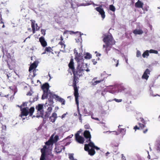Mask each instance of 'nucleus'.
<instances>
[{"mask_svg":"<svg viewBox=\"0 0 160 160\" xmlns=\"http://www.w3.org/2000/svg\"><path fill=\"white\" fill-rule=\"evenodd\" d=\"M136 56H137V57H140L141 56V52L139 51L138 50L137 51Z\"/></svg>","mask_w":160,"mask_h":160,"instance_id":"37998d69","label":"nucleus"},{"mask_svg":"<svg viewBox=\"0 0 160 160\" xmlns=\"http://www.w3.org/2000/svg\"><path fill=\"white\" fill-rule=\"evenodd\" d=\"M79 131L75 134V138L76 141L79 143L83 144L84 142V139L83 137L80 136Z\"/></svg>","mask_w":160,"mask_h":160,"instance_id":"9b49d317","label":"nucleus"},{"mask_svg":"<svg viewBox=\"0 0 160 160\" xmlns=\"http://www.w3.org/2000/svg\"><path fill=\"white\" fill-rule=\"evenodd\" d=\"M138 124L139 126V128H140V129H143V132L144 134L146 133L148 131V128H146L145 129H143L144 128L146 127L145 125V124H142L140 123H138Z\"/></svg>","mask_w":160,"mask_h":160,"instance_id":"b1692460","label":"nucleus"},{"mask_svg":"<svg viewBox=\"0 0 160 160\" xmlns=\"http://www.w3.org/2000/svg\"><path fill=\"white\" fill-rule=\"evenodd\" d=\"M133 129L135 130V131H136L137 129H140V128H139V127H138L137 125H136L134 127Z\"/></svg>","mask_w":160,"mask_h":160,"instance_id":"603ef678","label":"nucleus"},{"mask_svg":"<svg viewBox=\"0 0 160 160\" xmlns=\"http://www.w3.org/2000/svg\"><path fill=\"white\" fill-rule=\"evenodd\" d=\"M119 144L115 141H113L111 144V147L112 148L118 147Z\"/></svg>","mask_w":160,"mask_h":160,"instance_id":"c756f323","label":"nucleus"},{"mask_svg":"<svg viewBox=\"0 0 160 160\" xmlns=\"http://www.w3.org/2000/svg\"><path fill=\"white\" fill-rule=\"evenodd\" d=\"M83 114H84V116H88L89 115V113L87 112V110L86 109H84Z\"/></svg>","mask_w":160,"mask_h":160,"instance_id":"a19ab883","label":"nucleus"},{"mask_svg":"<svg viewBox=\"0 0 160 160\" xmlns=\"http://www.w3.org/2000/svg\"><path fill=\"white\" fill-rule=\"evenodd\" d=\"M68 66L69 68L72 70V73L74 72H76V68H75L74 67V62H73V58H71L70 59V62L68 65Z\"/></svg>","mask_w":160,"mask_h":160,"instance_id":"2eb2a0df","label":"nucleus"},{"mask_svg":"<svg viewBox=\"0 0 160 160\" xmlns=\"http://www.w3.org/2000/svg\"><path fill=\"white\" fill-rule=\"evenodd\" d=\"M42 34L43 35V36H45L46 34V30L43 29H41V30Z\"/></svg>","mask_w":160,"mask_h":160,"instance_id":"c03bdc74","label":"nucleus"},{"mask_svg":"<svg viewBox=\"0 0 160 160\" xmlns=\"http://www.w3.org/2000/svg\"><path fill=\"white\" fill-rule=\"evenodd\" d=\"M30 104L28 102H25L23 103L21 106L17 105L20 108L21 111V114L19 115V116L22 118V120H24L25 118H23V116H27L29 112H30V109L29 107Z\"/></svg>","mask_w":160,"mask_h":160,"instance_id":"f03ea898","label":"nucleus"},{"mask_svg":"<svg viewBox=\"0 0 160 160\" xmlns=\"http://www.w3.org/2000/svg\"><path fill=\"white\" fill-rule=\"evenodd\" d=\"M58 135H56L55 136L54 138H53V141L54 143L56 142L58 140Z\"/></svg>","mask_w":160,"mask_h":160,"instance_id":"ea45409f","label":"nucleus"},{"mask_svg":"<svg viewBox=\"0 0 160 160\" xmlns=\"http://www.w3.org/2000/svg\"><path fill=\"white\" fill-rule=\"evenodd\" d=\"M143 3L141 2L140 1L138 0V1L135 3V7L138 8H142L143 5Z\"/></svg>","mask_w":160,"mask_h":160,"instance_id":"bb28decb","label":"nucleus"},{"mask_svg":"<svg viewBox=\"0 0 160 160\" xmlns=\"http://www.w3.org/2000/svg\"><path fill=\"white\" fill-rule=\"evenodd\" d=\"M99 78H98V77H95L93 78V79H92V80H93V81L97 79H99Z\"/></svg>","mask_w":160,"mask_h":160,"instance_id":"13d9d810","label":"nucleus"},{"mask_svg":"<svg viewBox=\"0 0 160 160\" xmlns=\"http://www.w3.org/2000/svg\"><path fill=\"white\" fill-rule=\"evenodd\" d=\"M133 32L135 35H140L142 34L143 31L142 29H136L133 30Z\"/></svg>","mask_w":160,"mask_h":160,"instance_id":"cd10ccee","label":"nucleus"},{"mask_svg":"<svg viewBox=\"0 0 160 160\" xmlns=\"http://www.w3.org/2000/svg\"><path fill=\"white\" fill-rule=\"evenodd\" d=\"M54 97L56 98V100L61 102L62 105H64L65 104V101L64 99L56 95H54Z\"/></svg>","mask_w":160,"mask_h":160,"instance_id":"a878e982","label":"nucleus"},{"mask_svg":"<svg viewBox=\"0 0 160 160\" xmlns=\"http://www.w3.org/2000/svg\"><path fill=\"white\" fill-rule=\"evenodd\" d=\"M59 42H58V44L61 46V48L62 50H64L66 47V45L65 44V41L64 40L63 38L61 35L60 37V38L59 39Z\"/></svg>","mask_w":160,"mask_h":160,"instance_id":"ddd939ff","label":"nucleus"},{"mask_svg":"<svg viewBox=\"0 0 160 160\" xmlns=\"http://www.w3.org/2000/svg\"><path fill=\"white\" fill-rule=\"evenodd\" d=\"M57 113L55 112H53L52 114V115L49 117L50 122H54L57 119Z\"/></svg>","mask_w":160,"mask_h":160,"instance_id":"393cba45","label":"nucleus"},{"mask_svg":"<svg viewBox=\"0 0 160 160\" xmlns=\"http://www.w3.org/2000/svg\"><path fill=\"white\" fill-rule=\"evenodd\" d=\"M150 71L148 69H146L142 77V78L147 80L149 78L148 75L150 74Z\"/></svg>","mask_w":160,"mask_h":160,"instance_id":"6ab92c4d","label":"nucleus"},{"mask_svg":"<svg viewBox=\"0 0 160 160\" xmlns=\"http://www.w3.org/2000/svg\"><path fill=\"white\" fill-rule=\"evenodd\" d=\"M32 22L31 26L32 28L33 34L35 32V30L38 31L40 29V27L38 26L37 24L35 25V21L33 20H31Z\"/></svg>","mask_w":160,"mask_h":160,"instance_id":"dca6fc26","label":"nucleus"},{"mask_svg":"<svg viewBox=\"0 0 160 160\" xmlns=\"http://www.w3.org/2000/svg\"><path fill=\"white\" fill-rule=\"evenodd\" d=\"M89 147V146L88 144H85L84 148V150L85 151H88V152L90 149Z\"/></svg>","mask_w":160,"mask_h":160,"instance_id":"e433bc0d","label":"nucleus"},{"mask_svg":"<svg viewBox=\"0 0 160 160\" xmlns=\"http://www.w3.org/2000/svg\"><path fill=\"white\" fill-rule=\"evenodd\" d=\"M2 128L3 130H5L6 129V125H2Z\"/></svg>","mask_w":160,"mask_h":160,"instance_id":"6e6d98bb","label":"nucleus"},{"mask_svg":"<svg viewBox=\"0 0 160 160\" xmlns=\"http://www.w3.org/2000/svg\"><path fill=\"white\" fill-rule=\"evenodd\" d=\"M103 38V41L105 43V45H103V48H105V51L108 53V52L111 48V46L114 44L115 42L113 39L112 36L111 35H105Z\"/></svg>","mask_w":160,"mask_h":160,"instance_id":"f257e3e1","label":"nucleus"},{"mask_svg":"<svg viewBox=\"0 0 160 160\" xmlns=\"http://www.w3.org/2000/svg\"><path fill=\"white\" fill-rule=\"evenodd\" d=\"M148 7L146 6L144 8L142 7V8L144 11H147L148 10Z\"/></svg>","mask_w":160,"mask_h":160,"instance_id":"09e8293b","label":"nucleus"},{"mask_svg":"<svg viewBox=\"0 0 160 160\" xmlns=\"http://www.w3.org/2000/svg\"><path fill=\"white\" fill-rule=\"evenodd\" d=\"M74 96L75 97V100L76 104L77 105L78 112V115L79 116V119L80 120V121L81 122H82V115L80 113L79 107V101H78V97H79V95H75Z\"/></svg>","mask_w":160,"mask_h":160,"instance_id":"9d476101","label":"nucleus"},{"mask_svg":"<svg viewBox=\"0 0 160 160\" xmlns=\"http://www.w3.org/2000/svg\"><path fill=\"white\" fill-rule=\"evenodd\" d=\"M101 7H102V6L97 7L95 8V9L101 14L102 18L104 19L105 17V12L103 9Z\"/></svg>","mask_w":160,"mask_h":160,"instance_id":"f3484780","label":"nucleus"},{"mask_svg":"<svg viewBox=\"0 0 160 160\" xmlns=\"http://www.w3.org/2000/svg\"><path fill=\"white\" fill-rule=\"evenodd\" d=\"M119 63V61L118 60H117V63L116 65V66L117 67Z\"/></svg>","mask_w":160,"mask_h":160,"instance_id":"0e129e2a","label":"nucleus"},{"mask_svg":"<svg viewBox=\"0 0 160 160\" xmlns=\"http://www.w3.org/2000/svg\"><path fill=\"white\" fill-rule=\"evenodd\" d=\"M49 88V84L47 82L45 83L42 85L41 88L43 92L42 97V99L47 98L48 97Z\"/></svg>","mask_w":160,"mask_h":160,"instance_id":"423d86ee","label":"nucleus"},{"mask_svg":"<svg viewBox=\"0 0 160 160\" xmlns=\"http://www.w3.org/2000/svg\"><path fill=\"white\" fill-rule=\"evenodd\" d=\"M30 38V37L29 36L28 38H26V39L24 40V42H25V41L27 39H28V38Z\"/></svg>","mask_w":160,"mask_h":160,"instance_id":"338daca9","label":"nucleus"},{"mask_svg":"<svg viewBox=\"0 0 160 160\" xmlns=\"http://www.w3.org/2000/svg\"><path fill=\"white\" fill-rule=\"evenodd\" d=\"M43 117H41L42 118H48L49 116L50 115L51 113H49V112H45V115L43 116Z\"/></svg>","mask_w":160,"mask_h":160,"instance_id":"473e14b6","label":"nucleus"},{"mask_svg":"<svg viewBox=\"0 0 160 160\" xmlns=\"http://www.w3.org/2000/svg\"><path fill=\"white\" fill-rule=\"evenodd\" d=\"M84 58L85 59H90L92 58V55L88 52H87Z\"/></svg>","mask_w":160,"mask_h":160,"instance_id":"2f4dec72","label":"nucleus"},{"mask_svg":"<svg viewBox=\"0 0 160 160\" xmlns=\"http://www.w3.org/2000/svg\"><path fill=\"white\" fill-rule=\"evenodd\" d=\"M52 48H53V47L51 48L50 47H46L45 49L44 52L42 53V54H43L46 53L48 54V53L50 52H51L52 54H54V53L53 52V49H52Z\"/></svg>","mask_w":160,"mask_h":160,"instance_id":"4be33fe9","label":"nucleus"},{"mask_svg":"<svg viewBox=\"0 0 160 160\" xmlns=\"http://www.w3.org/2000/svg\"><path fill=\"white\" fill-rule=\"evenodd\" d=\"M42 118L43 119V123H45L46 122L47 120L48 119L46 118Z\"/></svg>","mask_w":160,"mask_h":160,"instance_id":"4d7b16f0","label":"nucleus"},{"mask_svg":"<svg viewBox=\"0 0 160 160\" xmlns=\"http://www.w3.org/2000/svg\"><path fill=\"white\" fill-rule=\"evenodd\" d=\"M122 159L123 160H126V159H125V157L123 155V154H122Z\"/></svg>","mask_w":160,"mask_h":160,"instance_id":"052dcab7","label":"nucleus"},{"mask_svg":"<svg viewBox=\"0 0 160 160\" xmlns=\"http://www.w3.org/2000/svg\"><path fill=\"white\" fill-rule=\"evenodd\" d=\"M101 56V54L100 53H98L96 54V56Z\"/></svg>","mask_w":160,"mask_h":160,"instance_id":"69168bd1","label":"nucleus"},{"mask_svg":"<svg viewBox=\"0 0 160 160\" xmlns=\"http://www.w3.org/2000/svg\"><path fill=\"white\" fill-rule=\"evenodd\" d=\"M45 154L44 153V152H42V154H41V156L40 157V160H45L46 159L45 158Z\"/></svg>","mask_w":160,"mask_h":160,"instance_id":"f704fd0d","label":"nucleus"},{"mask_svg":"<svg viewBox=\"0 0 160 160\" xmlns=\"http://www.w3.org/2000/svg\"><path fill=\"white\" fill-rule=\"evenodd\" d=\"M92 119H93L94 120H97V121H99V119H98V118H93V117H92Z\"/></svg>","mask_w":160,"mask_h":160,"instance_id":"bf43d9fd","label":"nucleus"},{"mask_svg":"<svg viewBox=\"0 0 160 160\" xmlns=\"http://www.w3.org/2000/svg\"><path fill=\"white\" fill-rule=\"evenodd\" d=\"M149 52L150 53H153L156 54H158V52L157 50L152 49L149 51Z\"/></svg>","mask_w":160,"mask_h":160,"instance_id":"4c0bfd02","label":"nucleus"},{"mask_svg":"<svg viewBox=\"0 0 160 160\" xmlns=\"http://www.w3.org/2000/svg\"><path fill=\"white\" fill-rule=\"evenodd\" d=\"M92 62L94 65H95L97 63V62L95 59H92Z\"/></svg>","mask_w":160,"mask_h":160,"instance_id":"5fc2aeb1","label":"nucleus"},{"mask_svg":"<svg viewBox=\"0 0 160 160\" xmlns=\"http://www.w3.org/2000/svg\"><path fill=\"white\" fill-rule=\"evenodd\" d=\"M87 65L86 63L83 62L78 63L76 68V71L75 72L82 76L83 71H86L87 72L90 71V70L87 68Z\"/></svg>","mask_w":160,"mask_h":160,"instance_id":"20e7f679","label":"nucleus"},{"mask_svg":"<svg viewBox=\"0 0 160 160\" xmlns=\"http://www.w3.org/2000/svg\"><path fill=\"white\" fill-rule=\"evenodd\" d=\"M83 136L87 140V142L88 141H90L91 138V136L90 132L88 130H85L83 132Z\"/></svg>","mask_w":160,"mask_h":160,"instance_id":"a211bd4d","label":"nucleus"},{"mask_svg":"<svg viewBox=\"0 0 160 160\" xmlns=\"http://www.w3.org/2000/svg\"><path fill=\"white\" fill-rule=\"evenodd\" d=\"M88 142H89V143L88 144L89 146L91 147V148H93L95 146L94 143L91 140L90 141H88Z\"/></svg>","mask_w":160,"mask_h":160,"instance_id":"72a5a7b5","label":"nucleus"},{"mask_svg":"<svg viewBox=\"0 0 160 160\" xmlns=\"http://www.w3.org/2000/svg\"><path fill=\"white\" fill-rule=\"evenodd\" d=\"M34 108L33 107H31V116L32 114V113L34 112Z\"/></svg>","mask_w":160,"mask_h":160,"instance_id":"3c124183","label":"nucleus"},{"mask_svg":"<svg viewBox=\"0 0 160 160\" xmlns=\"http://www.w3.org/2000/svg\"><path fill=\"white\" fill-rule=\"evenodd\" d=\"M95 151L93 148H91L88 152V154L91 156H93L95 153Z\"/></svg>","mask_w":160,"mask_h":160,"instance_id":"c85d7f7f","label":"nucleus"},{"mask_svg":"<svg viewBox=\"0 0 160 160\" xmlns=\"http://www.w3.org/2000/svg\"><path fill=\"white\" fill-rule=\"evenodd\" d=\"M109 9L111 11H112L113 12H115L116 9L115 7L112 5H111L109 6Z\"/></svg>","mask_w":160,"mask_h":160,"instance_id":"c9c22d12","label":"nucleus"},{"mask_svg":"<svg viewBox=\"0 0 160 160\" xmlns=\"http://www.w3.org/2000/svg\"><path fill=\"white\" fill-rule=\"evenodd\" d=\"M53 137H54V135L52 134L51 136L48 141L45 142V145L43 147V148H44L45 146H46V151L50 150V151H52V146L54 144Z\"/></svg>","mask_w":160,"mask_h":160,"instance_id":"0eeeda50","label":"nucleus"},{"mask_svg":"<svg viewBox=\"0 0 160 160\" xmlns=\"http://www.w3.org/2000/svg\"><path fill=\"white\" fill-rule=\"evenodd\" d=\"M38 61H35L34 62L31 64L30 66V70H31V71L33 70V76H34L36 75V68L38 66Z\"/></svg>","mask_w":160,"mask_h":160,"instance_id":"f8f14e48","label":"nucleus"},{"mask_svg":"<svg viewBox=\"0 0 160 160\" xmlns=\"http://www.w3.org/2000/svg\"><path fill=\"white\" fill-rule=\"evenodd\" d=\"M69 158L70 160H73L74 158L73 157V153H70L69 154Z\"/></svg>","mask_w":160,"mask_h":160,"instance_id":"58836bf2","label":"nucleus"},{"mask_svg":"<svg viewBox=\"0 0 160 160\" xmlns=\"http://www.w3.org/2000/svg\"><path fill=\"white\" fill-rule=\"evenodd\" d=\"M49 98L48 99V105H49L50 106L52 105L53 103V99L54 98L56 100V98L54 97V95H56V94H53L51 92H49Z\"/></svg>","mask_w":160,"mask_h":160,"instance_id":"4468645a","label":"nucleus"},{"mask_svg":"<svg viewBox=\"0 0 160 160\" xmlns=\"http://www.w3.org/2000/svg\"><path fill=\"white\" fill-rule=\"evenodd\" d=\"M94 149H95L97 150H99L100 149V148L97 146H95L94 148H93Z\"/></svg>","mask_w":160,"mask_h":160,"instance_id":"680f3d73","label":"nucleus"},{"mask_svg":"<svg viewBox=\"0 0 160 160\" xmlns=\"http://www.w3.org/2000/svg\"><path fill=\"white\" fill-rule=\"evenodd\" d=\"M30 91H29L28 92L27 94V95H29L30 94Z\"/></svg>","mask_w":160,"mask_h":160,"instance_id":"774afa93","label":"nucleus"},{"mask_svg":"<svg viewBox=\"0 0 160 160\" xmlns=\"http://www.w3.org/2000/svg\"><path fill=\"white\" fill-rule=\"evenodd\" d=\"M84 127L86 129H89L90 128V126L88 124L85 125L84 126Z\"/></svg>","mask_w":160,"mask_h":160,"instance_id":"de8ad7c7","label":"nucleus"},{"mask_svg":"<svg viewBox=\"0 0 160 160\" xmlns=\"http://www.w3.org/2000/svg\"><path fill=\"white\" fill-rule=\"evenodd\" d=\"M114 100L117 102H121L122 101V99H117L116 98H114Z\"/></svg>","mask_w":160,"mask_h":160,"instance_id":"8fccbe9b","label":"nucleus"},{"mask_svg":"<svg viewBox=\"0 0 160 160\" xmlns=\"http://www.w3.org/2000/svg\"><path fill=\"white\" fill-rule=\"evenodd\" d=\"M73 74V80L72 86L74 90V95H79L78 89L79 87H78L77 84L78 82L79 78L81 76L76 72H74Z\"/></svg>","mask_w":160,"mask_h":160,"instance_id":"7ed1b4c3","label":"nucleus"},{"mask_svg":"<svg viewBox=\"0 0 160 160\" xmlns=\"http://www.w3.org/2000/svg\"><path fill=\"white\" fill-rule=\"evenodd\" d=\"M140 119L141 121L142 122V123H143L144 124H146V123L145 122V121L143 118H140Z\"/></svg>","mask_w":160,"mask_h":160,"instance_id":"864d4df0","label":"nucleus"},{"mask_svg":"<svg viewBox=\"0 0 160 160\" xmlns=\"http://www.w3.org/2000/svg\"><path fill=\"white\" fill-rule=\"evenodd\" d=\"M66 113H64V114H63L61 117L62 118V119L63 118H64L65 117V116L66 115Z\"/></svg>","mask_w":160,"mask_h":160,"instance_id":"e2e57ef3","label":"nucleus"},{"mask_svg":"<svg viewBox=\"0 0 160 160\" xmlns=\"http://www.w3.org/2000/svg\"><path fill=\"white\" fill-rule=\"evenodd\" d=\"M119 132L122 134H124L125 132V130L124 128H121L120 129Z\"/></svg>","mask_w":160,"mask_h":160,"instance_id":"a18cd8bd","label":"nucleus"},{"mask_svg":"<svg viewBox=\"0 0 160 160\" xmlns=\"http://www.w3.org/2000/svg\"><path fill=\"white\" fill-rule=\"evenodd\" d=\"M36 109L37 110L38 115H37L36 117L37 118L40 117H43V113H44L43 110V105L38 104L36 107Z\"/></svg>","mask_w":160,"mask_h":160,"instance_id":"1a4fd4ad","label":"nucleus"},{"mask_svg":"<svg viewBox=\"0 0 160 160\" xmlns=\"http://www.w3.org/2000/svg\"><path fill=\"white\" fill-rule=\"evenodd\" d=\"M52 110V107H51L50 106L49 107H48V109H47L48 111H47V112L51 113Z\"/></svg>","mask_w":160,"mask_h":160,"instance_id":"49530a36","label":"nucleus"},{"mask_svg":"<svg viewBox=\"0 0 160 160\" xmlns=\"http://www.w3.org/2000/svg\"><path fill=\"white\" fill-rule=\"evenodd\" d=\"M104 77H102L101 78H99V79H98L96 80H92V81L91 82V85L94 86H95L98 84L101 83V82H103L104 81Z\"/></svg>","mask_w":160,"mask_h":160,"instance_id":"412c9836","label":"nucleus"},{"mask_svg":"<svg viewBox=\"0 0 160 160\" xmlns=\"http://www.w3.org/2000/svg\"><path fill=\"white\" fill-rule=\"evenodd\" d=\"M65 147L63 145H57L56 146L55 149L56 152L57 153H59L61 152L62 150H64Z\"/></svg>","mask_w":160,"mask_h":160,"instance_id":"aec40b11","label":"nucleus"},{"mask_svg":"<svg viewBox=\"0 0 160 160\" xmlns=\"http://www.w3.org/2000/svg\"><path fill=\"white\" fill-rule=\"evenodd\" d=\"M39 41L40 42V43L42 47H44L47 46V42L45 40V39L42 36L39 38Z\"/></svg>","mask_w":160,"mask_h":160,"instance_id":"5701e85b","label":"nucleus"},{"mask_svg":"<svg viewBox=\"0 0 160 160\" xmlns=\"http://www.w3.org/2000/svg\"><path fill=\"white\" fill-rule=\"evenodd\" d=\"M74 54L75 56V59L78 62V64L80 62H82L83 61V59L82 51V52H78L77 50L75 49L74 50Z\"/></svg>","mask_w":160,"mask_h":160,"instance_id":"6e6552de","label":"nucleus"},{"mask_svg":"<svg viewBox=\"0 0 160 160\" xmlns=\"http://www.w3.org/2000/svg\"><path fill=\"white\" fill-rule=\"evenodd\" d=\"M149 50L145 51L142 54V56L143 58H145L146 56L148 57L149 56Z\"/></svg>","mask_w":160,"mask_h":160,"instance_id":"7c9ffc66","label":"nucleus"},{"mask_svg":"<svg viewBox=\"0 0 160 160\" xmlns=\"http://www.w3.org/2000/svg\"><path fill=\"white\" fill-rule=\"evenodd\" d=\"M9 88L12 90V91L14 92V95L17 92V90H15V87H9Z\"/></svg>","mask_w":160,"mask_h":160,"instance_id":"79ce46f5","label":"nucleus"},{"mask_svg":"<svg viewBox=\"0 0 160 160\" xmlns=\"http://www.w3.org/2000/svg\"><path fill=\"white\" fill-rule=\"evenodd\" d=\"M46 147L45 146L44 148L41 149V154L42 152H44L45 160H52L54 158V155L52 154V151H46Z\"/></svg>","mask_w":160,"mask_h":160,"instance_id":"39448f33","label":"nucleus"}]
</instances>
